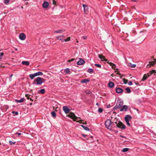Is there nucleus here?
Segmentation results:
<instances>
[{
  "label": "nucleus",
  "instance_id": "obj_34",
  "mask_svg": "<svg viewBox=\"0 0 156 156\" xmlns=\"http://www.w3.org/2000/svg\"><path fill=\"white\" fill-rule=\"evenodd\" d=\"M103 111V110L102 108H99L98 109V111L100 113H101Z\"/></svg>",
  "mask_w": 156,
  "mask_h": 156
},
{
  "label": "nucleus",
  "instance_id": "obj_13",
  "mask_svg": "<svg viewBox=\"0 0 156 156\" xmlns=\"http://www.w3.org/2000/svg\"><path fill=\"white\" fill-rule=\"evenodd\" d=\"M63 109L65 113L66 114L68 113L70 111V110L67 106H64Z\"/></svg>",
  "mask_w": 156,
  "mask_h": 156
},
{
  "label": "nucleus",
  "instance_id": "obj_19",
  "mask_svg": "<svg viewBox=\"0 0 156 156\" xmlns=\"http://www.w3.org/2000/svg\"><path fill=\"white\" fill-rule=\"evenodd\" d=\"M34 73L36 76H38L42 75L43 74V73L42 72H40V71L36 73Z\"/></svg>",
  "mask_w": 156,
  "mask_h": 156
},
{
  "label": "nucleus",
  "instance_id": "obj_20",
  "mask_svg": "<svg viewBox=\"0 0 156 156\" xmlns=\"http://www.w3.org/2000/svg\"><path fill=\"white\" fill-rule=\"evenodd\" d=\"M108 86L109 87L112 88L114 86V84L112 82H110L108 83Z\"/></svg>",
  "mask_w": 156,
  "mask_h": 156
},
{
  "label": "nucleus",
  "instance_id": "obj_5",
  "mask_svg": "<svg viewBox=\"0 0 156 156\" xmlns=\"http://www.w3.org/2000/svg\"><path fill=\"white\" fill-rule=\"evenodd\" d=\"M112 123V122L110 119H107L105 122V125L106 128L109 129L111 130V125Z\"/></svg>",
  "mask_w": 156,
  "mask_h": 156
},
{
  "label": "nucleus",
  "instance_id": "obj_40",
  "mask_svg": "<svg viewBox=\"0 0 156 156\" xmlns=\"http://www.w3.org/2000/svg\"><path fill=\"white\" fill-rule=\"evenodd\" d=\"M12 113L13 114L15 113L16 115H18V112H14V111L12 112Z\"/></svg>",
  "mask_w": 156,
  "mask_h": 156
},
{
  "label": "nucleus",
  "instance_id": "obj_26",
  "mask_svg": "<svg viewBox=\"0 0 156 156\" xmlns=\"http://www.w3.org/2000/svg\"><path fill=\"white\" fill-rule=\"evenodd\" d=\"M70 72V70L69 68H67L65 69L64 72L66 74L69 73Z\"/></svg>",
  "mask_w": 156,
  "mask_h": 156
},
{
  "label": "nucleus",
  "instance_id": "obj_42",
  "mask_svg": "<svg viewBox=\"0 0 156 156\" xmlns=\"http://www.w3.org/2000/svg\"><path fill=\"white\" fill-rule=\"evenodd\" d=\"M129 85L131 86L132 85V82L131 81H130L128 83Z\"/></svg>",
  "mask_w": 156,
  "mask_h": 156
},
{
  "label": "nucleus",
  "instance_id": "obj_16",
  "mask_svg": "<svg viewBox=\"0 0 156 156\" xmlns=\"http://www.w3.org/2000/svg\"><path fill=\"white\" fill-rule=\"evenodd\" d=\"M115 90L116 92L119 94L122 92L123 91V90L122 89L119 87L116 88Z\"/></svg>",
  "mask_w": 156,
  "mask_h": 156
},
{
  "label": "nucleus",
  "instance_id": "obj_48",
  "mask_svg": "<svg viewBox=\"0 0 156 156\" xmlns=\"http://www.w3.org/2000/svg\"><path fill=\"white\" fill-rule=\"evenodd\" d=\"M82 136L83 137H85L87 136V135L84 134H82Z\"/></svg>",
  "mask_w": 156,
  "mask_h": 156
},
{
  "label": "nucleus",
  "instance_id": "obj_43",
  "mask_svg": "<svg viewBox=\"0 0 156 156\" xmlns=\"http://www.w3.org/2000/svg\"><path fill=\"white\" fill-rule=\"evenodd\" d=\"M12 76H13V74H11L10 75L9 78V81H11V80H12L11 78H12Z\"/></svg>",
  "mask_w": 156,
  "mask_h": 156
},
{
  "label": "nucleus",
  "instance_id": "obj_47",
  "mask_svg": "<svg viewBox=\"0 0 156 156\" xmlns=\"http://www.w3.org/2000/svg\"><path fill=\"white\" fill-rule=\"evenodd\" d=\"M110 105L109 104L107 105V107L108 108L110 107Z\"/></svg>",
  "mask_w": 156,
  "mask_h": 156
},
{
  "label": "nucleus",
  "instance_id": "obj_21",
  "mask_svg": "<svg viewBox=\"0 0 156 156\" xmlns=\"http://www.w3.org/2000/svg\"><path fill=\"white\" fill-rule=\"evenodd\" d=\"M94 71V69L91 68H88L87 69V72L90 73H92Z\"/></svg>",
  "mask_w": 156,
  "mask_h": 156
},
{
  "label": "nucleus",
  "instance_id": "obj_12",
  "mask_svg": "<svg viewBox=\"0 0 156 156\" xmlns=\"http://www.w3.org/2000/svg\"><path fill=\"white\" fill-rule=\"evenodd\" d=\"M132 117L131 116L129 115H126L124 119L126 121H129L131 119Z\"/></svg>",
  "mask_w": 156,
  "mask_h": 156
},
{
  "label": "nucleus",
  "instance_id": "obj_35",
  "mask_svg": "<svg viewBox=\"0 0 156 156\" xmlns=\"http://www.w3.org/2000/svg\"><path fill=\"white\" fill-rule=\"evenodd\" d=\"M16 143V142H13L11 141H9V144L10 145H12L13 144H15Z\"/></svg>",
  "mask_w": 156,
  "mask_h": 156
},
{
  "label": "nucleus",
  "instance_id": "obj_49",
  "mask_svg": "<svg viewBox=\"0 0 156 156\" xmlns=\"http://www.w3.org/2000/svg\"><path fill=\"white\" fill-rule=\"evenodd\" d=\"M96 105H97V106H99V104H98V103H96Z\"/></svg>",
  "mask_w": 156,
  "mask_h": 156
},
{
  "label": "nucleus",
  "instance_id": "obj_18",
  "mask_svg": "<svg viewBox=\"0 0 156 156\" xmlns=\"http://www.w3.org/2000/svg\"><path fill=\"white\" fill-rule=\"evenodd\" d=\"M90 81V80L88 79H84L82 80L81 81V82L82 83H85L87 82H89Z\"/></svg>",
  "mask_w": 156,
  "mask_h": 156
},
{
  "label": "nucleus",
  "instance_id": "obj_23",
  "mask_svg": "<svg viewBox=\"0 0 156 156\" xmlns=\"http://www.w3.org/2000/svg\"><path fill=\"white\" fill-rule=\"evenodd\" d=\"M35 76L34 73L31 74L29 75V77L31 80H33Z\"/></svg>",
  "mask_w": 156,
  "mask_h": 156
},
{
  "label": "nucleus",
  "instance_id": "obj_17",
  "mask_svg": "<svg viewBox=\"0 0 156 156\" xmlns=\"http://www.w3.org/2000/svg\"><path fill=\"white\" fill-rule=\"evenodd\" d=\"M24 99H25L24 98H22L20 100L15 99V101L16 103H22L24 101Z\"/></svg>",
  "mask_w": 156,
  "mask_h": 156
},
{
  "label": "nucleus",
  "instance_id": "obj_38",
  "mask_svg": "<svg viewBox=\"0 0 156 156\" xmlns=\"http://www.w3.org/2000/svg\"><path fill=\"white\" fill-rule=\"evenodd\" d=\"M3 55L4 54L2 52H0V59H1L2 58Z\"/></svg>",
  "mask_w": 156,
  "mask_h": 156
},
{
  "label": "nucleus",
  "instance_id": "obj_9",
  "mask_svg": "<svg viewBox=\"0 0 156 156\" xmlns=\"http://www.w3.org/2000/svg\"><path fill=\"white\" fill-rule=\"evenodd\" d=\"M83 8L85 14H87L89 12V8L87 6L83 4Z\"/></svg>",
  "mask_w": 156,
  "mask_h": 156
},
{
  "label": "nucleus",
  "instance_id": "obj_52",
  "mask_svg": "<svg viewBox=\"0 0 156 156\" xmlns=\"http://www.w3.org/2000/svg\"><path fill=\"white\" fill-rule=\"evenodd\" d=\"M15 50H16V51H17V48H15Z\"/></svg>",
  "mask_w": 156,
  "mask_h": 156
},
{
  "label": "nucleus",
  "instance_id": "obj_29",
  "mask_svg": "<svg viewBox=\"0 0 156 156\" xmlns=\"http://www.w3.org/2000/svg\"><path fill=\"white\" fill-rule=\"evenodd\" d=\"M40 91L41 94H44L45 92V90L44 89H43L40 90Z\"/></svg>",
  "mask_w": 156,
  "mask_h": 156
},
{
  "label": "nucleus",
  "instance_id": "obj_14",
  "mask_svg": "<svg viewBox=\"0 0 156 156\" xmlns=\"http://www.w3.org/2000/svg\"><path fill=\"white\" fill-rule=\"evenodd\" d=\"M84 61L81 58L80 59V60L79 61L77 62V64L78 65H82L85 63Z\"/></svg>",
  "mask_w": 156,
  "mask_h": 156
},
{
  "label": "nucleus",
  "instance_id": "obj_10",
  "mask_svg": "<svg viewBox=\"0 0 156 156\" xmlns=\"http://www.w3.org/2000/svg\"><path fill=\"white\" fill-rule=\"evenodd\" d=\"M19 38L21 40H24L26 38V36L23 33H21L19 35Z\"/></svg>",
  "mask_w": 156,
  "mask_h": 156
},
{
  "label": "nucleus",
  "instance_id": "obj_55",
  "mask_svg": "<svg viewBox=\"0 0 156 156\" xmlns=\"http://www.w3.org/2000/svg\"><path fill=\"white\" fill-rule=\"evenodd\" d=\"M150 76V75H148V77H149Z\"/></svg>",
  "mask_w": 156,
  "mask_h": 156
},
{
  "label": "nucleus",
  "instance_id": "obj_45",
  "mask_svg": "<svg viewBox=\"0 0 156 156\" xmlns=\"http://www.w3.org/2000/svg\"><path fill=\"white\" fill-rule=\"evenodd\" d=\"M129 121H126V123H127V125L128 126H130V124L129 123Z\"/></svg>",
  "mask_w": 156,
  "mask_h": 156
},
{
  "label": "nucleus",
  "instance_id": "obj_3",
  "mask_svg": "<svg viewBox=\"0 0 156 156\" xmlns=\"http://www.w3.org/2000/svg\"><path fill=\"white\" fill-rule=\"evenodd\" d=\"M43 82V81L42 80L41 78L38 77H37L35 80H34L32 84V85H41Z\"/></svg>",
  "mask_w": 156,
  "mask_h": 156
},
{
  "label": "nucleus",
  "instance_id": "obj_30",
  "mask_svg": "<svg viewBox=\"0 0 156 156\" xmlns=\"http://www.w3.org/2000/svg\"><path fill=\"white\" fill-rule=\"evenodd\" d=\"M10 0H4V3L6 5H8Z\"/></svg>",
  "mask_w": 156,
  "mask_h": 156
},
{
  "label": "nucleus",
  "instance_id": "obj_27",
  "mask_svg": "<svg viewBox=\"0 0 156 156\" xmlns=\"http://www.w3.org/2000/svg\"><path fill=\"white\" fill-rule=\"evenodd\" d=\"M129 149L128 148H125L123 149L122 151V152H127L129 150Z\"/></svg>",
  "mask_w": 156,
  "mask_h": 156
},
{
  "label": "nucleus",
  "instance_id": "obj_11",
  "mask_svg": "<svg viewBox=\"0 0 156 156\" xmlns=\"http://www.w3.org/2000/svg\"><path fill=\"white\" fill-rule=\"evenodd\" d=\"M156 61H149V64L147 65V67H150L151 66H154L155 63Z\"/></svg>",
  "mask_w": 156,
  "mask_h": 156
},
{
  "label": "nucleus",
  "instance_id": "obj_15",
  "mask_svg": "<svg viewBox=\"0 0 156 156\" xmlns=\"http://www.w3.org/2000/svg\"><path fill=\"white\" fill-rule=\"evenodd\" d=\"M49 5V3L47 1L44 2L43 4V7L44 8H47Z\"/></svg>",
  "mask_w": 156,
  "mask_h": 156
},
{
  "label": "nucleus",
  "instance_id": "obj_33",
  "mask_svg": "<svg viewBox=\"0 0 156 156\" xmlns=\"http://www.w3.org/2000/svg\"><path fill=\"white\" fill-rule=\"evenodd\" d=\"M151 74H152L153 73H156V71L155 70H152L150 72Z\"/></svg>",
  "mask_w": 156,
  "mask_h": 156
},
{
  "label": "nucleus",
  "instance_id": "obj_24",
  "mask_svg": "<svg viewBox=\"0 0 156 156\" xmlns=\"http://www.w3.org/2000/svg\"><path fill=\"white\" fill-rule=\"evenodd\" d=\"M65 31L64 30H56L54 31L55 33H61Z\"/></svg>",
  "mask_w": 156,
  "mask_h": 156
},
{
  "label": "nucleus",
  "instance_id": "obj_7",
  "mask_svg": "<svg viewBox=\"0 0 156 156\" xmlns=\"http://www.w3.org/2000/svg\"><path fill=\"white\" fill-rule=\"evenodd\" d=\"M67 116L73 120H77L78 118V117L76 116L73 112H70L69 114Z\"/></svg>",
  "mask_w": 156,
  "mask_h": 156
},
{
  "label": "nucleus",
  "instance_id": "obj_36",
  "mask_svg": "<svg viewBox=\"0 0 156 156\" xmlns=\"http://www.w3.org/2000/svg\"><path fill=\"white\" fill-rule=\"evenodd\" d=\"M84 129L87 131H89V129L87 126H85L83 128Z\"/></svg>",
  "mask_w": 156,
  "mask_h": 156
},
{
  "label": "nucleus",
  "instance_id": "obj_22",
  "mask_svg": "<svg viewBox=\"0 0 156 156\" xmlns=\"http://www.w3.org/2000/svg\"><path fill=\"white\" fill-rule=\"evenodd\" d=\"M22 63L23 65H25L26 66H28L29 65V63L28 61H23L22 62Z\"/></svg>",
  "mask_w": 156,
  "mask_h": 156
},
{
  "label": "nucleus",
  "instance_id": "obj_32",
  "mask_svg": "<svg viewBox=\"0 0 156 156\" xmlns=\"http://www.w3.org/2000/svg\"><path fill=\"white\" fill-rule=\"evenodd\" d=\"M94 65L98 67H99L100 68H101V65H100L99 64H95Z\"/></svg>",
  "mask_w": 156,
  "mask_h": 156
},
{
  "label": "nucleus",
  "instance_id": "obj_50",
  "mask_svg": "<svg viewBox=\"0 0 156 156\" xmlns=\"http://www.w3.org/2000/svg\"><path fill=\"white\" fill-rule=\"evenodd\" d=\"M53 4H55V0H53Z\"/></svg>",
  "mask_w": 156,
  "mask_h": 156
},
{
  "label": "nucleus",
  "instance_id": "obj_53",
  "mask_svg": "<svg viewBox=\"0 0 156 156\" xmlns=\"http://www.w3.org/2000/svg\"><path fill=\"white\" fill-rule=\"evenodd\" d=\"M121 136V137H124L123 136Z\"/></svg>",
  "mask_w": 156,
  "mask_h": 156
},
{
  "label": "nucleus",
  "instance_id": "obj_51",
  "mask_svg": "<svg viewBox=\"0 0 156 156\" xmlns=\"http://www.w3.org/2000/svg\"><path fill=\"white\" fill-rule=\"evenodd\" d=\"M81 126L83 128H84V127L85 126H84L83 125H82Z\"/></svg>",
  "mask_w": 156,
  "mask_h": 156
},
{
  "label": "nucleus",
  "instance_id": "obj_46",
  "mask_svg": "<svg viewBox=\"0 0 156 156\" xmlns=\"http://www.w3.org/2000/svg\"><path fill=\"white\" fill-rule=\"evenodd\" d=\"M15 134H17L19 136H20V135H21V133H17V132H16Z\"/></svg>",
  "mask_w": 156,
  "mask_h": 156
},
{
  "label": "nucleus",
  "instance_id": "obj_1",
  "mask_svg": "<svg viewBox=\"0 0 156 156\" xmlns=\"http://www.w3.org/2000/svg\"><path fill=\"white\" fill-rule=\"evenodd\" d=\"M98 57L100 59H101V60L105 61L107 62L108 64L111 66H112V68H115V65L112 62H109V61L108 60L105 59V57L104 56H103L102 55H99ZM114 69L115 70V69L117 70L118 69H116L115 68Z\"/></svg>",
  "mask_w": 156,
  "mask_h": 156
},
{
  "label": "nucleus",
  "instance_id": "obj_37",
  "mask_svg": "<svg viewBox=\"0 0 156 156\" xmlns=\"http://www.w3.org/2000/svg\"><path fill=\"white\" fill-rule=\"evenodd\" d=\"M130 64L131 65H130V66L131 67L133 68H134L136 66V65L135 64H133L132 65L131 63H130Z\"/></svg>",
  "mask_w": 156,
  "mask_h": 156
},
{
  "label": "nucleus",
  "instance_id": "obj_28",
  "mask_svg": "<svg viewBox=\"0 0 156 156\" xmlns=\"http://www.w3.org/2000/svg\"><path fill=\"white\" fill-rule=\"evenodd\" d=\"M126 91L129 93H130L131 92V90L130 88L129 87L126 88Z\"/></svg>",
  "mask_w": 156,
  "mask_h": 156
},
{
  "label": "nucleus",
  "instance_id": "obj_54",
  "mask_svg": "<svg viewBox=\"0 0 156 156\" xmlns=\"http://www.w3.org/2000/svg\"><path fill=\"white\" fill-rule=\"evenodd\" d=\"M14 51H12V53H14Z\"/></svg>",
  "mask_w": 156,
  "mask_h": 156
},
{
  "label": "nucleus",
  "instance_id": "obj_6",
  "mask_svg": "<svg viewBox=\"0 0 156 156\" xmlns=\"http://www.w3.org/2000/svg\"><path fill=\"white\" fill-rule=\"evenodd\" d=\"M63 36H57V38L58 40H61L62 42H67L69 41L70 40V38L69 37H68L66 39H63Z\"/></svg>",
  "mask_w": 156,
  "mask_h": 156
},
{
  "label": "nucleus",
  "instance_id": "obj_25",
  "mask_svg": "<svg viewBox=\"0 0 156 156\" xmlns=\"http://www.w3.org/2000/svg\"><path fill=\"white\" fill-rule=\"evenodd\" d=\"M146 76V74L144 75L142 79L141 80V81H144L147 79V77Z\"/></svg>",
  "mask_w": 156,
  "mask_h": 156
},
{
  "label": "nucleus",
  "instance_id": "obj_44",
  "mask_svg": "<svg viewBox=\"0 0 156 156\" xmlns=\"http://www.w3.org/2000/svg\"><path fill=\"white\" fill-rule=\"evenodd\" d=\"M82 38H83L84 40L86 39L87 38V37L86 36H82Z\"/></svg>",
  "mask_w": 156,
  "mask_h": 156
},
{
  "label": "nucleus",
  "instance_id": "obj_4",
  "mask_svg": "<svg viewBox=\"0 0 156 156\" xmlns=\"http://www.w3.org/2000/svg\"><path fill=\"white\" fill-rule=\"evenodd\" d=\"M123 102L120 100L118 101L116 105L113 107V110H116L118 108H120L122 106Z\"/></svg>",
  "mask_w": 156,
  "mask_h": 156
},
{
  "label": "nucleus",
  "instance_id": "obj_39",
  "mask_svg": "<svg viewBox=\"0 0 156 156\" xmlns=\"http://www.w3.org/2000/svg\"><path fill=\"white\" fill-rule=\"evenodd\" d=\"M30 95L29 96V94H26L25 96L27 97V99H30V98L29 97Z\"/></svg>",
  "mask_w": 156,
  "mask_h": 156
},
{
  "label": "nucleus",
  "instance_id": "obj_8",
  "mask_svg": "<svg viewBox=\"0 0 156 156\" xmlns=\"http://www.w3.org/2000/svg\"><path fill=\"white\" fill-rule=\"evenodd\" d=\"M128 108V106L126 105H123L120 108V111L121 112L127 111Z\"/></svg>",
  "mask_w": 156,
  "mask_h": 156
},
{
  "label": "nucleus",
  "instance_id": "obj_41",
  "mask_svg": "<svg viewBox=\"0 0 156 156\" xmlns=\"http://www.w3.org/2000/svg\"><path fill=\"white\" fill-rule=\"evenodd\" d=\"M74 60H75V59L74 58H72L71 59H69V60H68V62H72L73 61H74Z\"/></svg>",
  "mask_w": 156,
  "mask_h": 156
},
{
  "label": "nucleus",
  "instance_id": "obj_56",
  "mask_svg": "<svg viewBox=\"0 0 156 156\" xmlns=\"http://www.w3.org/2000/svg\"><path fill=\"white\" fill-rule=\"evenodd\" d=\"M135 84H136V85H137V84L136 83H135Z\"/></svg>",
  "mask_w": 156,
  "mask_h": 156
},
{
  "label": "nucleus",
  "instance_id": "obj_2",
  "mask_svg": "<svg viewBox=\"0 0 156 156\" xmlns=\"http://www.w3.org/2000/svg\"><path fill=\"white\" fill-rule=\"evenodd\" d=\"M115 124L116 125V126H115V127H116L122 129H125L126 126L125 125L123 124L121 122L117 121L114 123L113 125H115Z\"/></svg>",
  "mask_w": 156,
  "mask_h": 156
},
{
  "label": "nucleus",
  "instance_id": "obj_31",
  "mask_svg": "<svg viewBox=\"0 0 156 156\" xmlns=\"http://www.w3.org/2000/svg\"><path fill=\"white\" fill-rule=\"evenodd\" d=\"M51 114L52 117H55L56 116V113L55 112L53 111L52 112Z\"/></svg>",
  "mask_w": 156,
  "mask_h": 156
}]
</instances>
